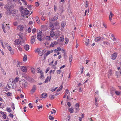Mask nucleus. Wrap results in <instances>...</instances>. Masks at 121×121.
Wrapping results in <instances>:
<instances>
[{
	"label": "nucleus",
	"mask_w": 121,
	"mask_h": 121,
	"mask_svg": "<svg viewBox=\"0 0 121 121\" xmlns=\"http://www.w3.org/2000/svg\"><path fill=\"white\" fill-rule=\"evenodd\" d=\"M16 0H7L8 2V5L7 6V8L6 9V13L7 14H9V15H10L12 13V9L13 8L14 5L13 4H12V3L14 1H16Z\"/></svg>",
	"instance_id": "nucleus-1"
},
{
	"label": "nucleus",
	"mask_w": 121,
	"mask_h": 121,
	"mask_svg": "<svg viewBox=\"0 0 121 121\" xmlns=\"http://www.w3.org/2000/svg\"><path fill=\"white\" fill-rule=\"evenodd\" d=\"M22 82V84L23 87H26L28 84V83L26 81L24 80H21L19 81V83L21 84L20 82H22Z\"/></svg>",
	"instance_id": "nucleus-2"
},
{
	"label": "nucleus",
	"mask_w": 121,
	"mask_h": 121,
	"mask_svg": "<svg viewBox=\"0 0 121 121\" xmlns=\"http://www.w3.org/2000/svg\"><path fill=\"white\" fill-rule=\"evenodd\" d=\"M20 11L21 12L22 15L23 17H25L26 12L25 9L23 8V7H21L20 8Z\"/></svg>",
	"instance_id": "nucleus-3"
},
{
	"label": "nucleus",
	"mask_w": 121,
	"mask_h": 121,
	"mask_svg": "<svg viewBox=\"0 0 121 121\" xmlns=\"http://www.w3.org/2000/svg\"><path fill=\"white\" fill-rule=\"evenodd\" d=\"M20 68L21 70L24 72L26 73L27 72V68L26 66H21Z\"/></svg>",
	"instance_id": "nucleus-4"
},
{
	"label": "nucleus",
	"mask_w": 121,
	"mask_h": 121,
	"mask_svg": "<svg viewBox=\"0 0 121 121\" xmlns=\"http://www.w3.org/2000/svg\"><path fill=\"white\" fill-rule=\"evenodd\" d=\"M117 54L116 53H113L111 56V58L113 60L115 59L117 56Z\"/></svg>",
	"instance_id": "nucleus-5"
},
{
	"label": "nucleus",
	"mask_w": 121,
	"mask_h": 121,
	"mask_svg": "<svg viewBox=\"0 0 121 121\" xmlns=\"http://www.w3.org/2000/svg\"><path fill=\"white\" fill-rule=\"evenodd\" d=\"M36 85H34L33 86L31 90V92L32 94H33L36 90Z\"/></svg>",
	"instance_id": "nucleus-6"
},
{
	"label": "nucleus",
	"mask_w": 121,
	"mask_h": 121,
	"mask_svg": "<svg viewBox=\"0 0 121 121\" xmlns=\"http://www.w3.org/2000/svg\"><path fill=\"white\" fill-rule=\"evenodd\" d=\"M108 76L109 78H110V77H112L113 75L112 74V71L111 69H110L109 71L108 72Z\"/></svg>",
	"instance_id": "nucleus-7"
},
{
	"label": "nucleus",
	"mask_w": 121,
	"mask_h": 121,
	"mask_svg": "<svg viewBox=\"0 0 121 121\" xmlns=\"http://www.w3.org/2000/svg\"><path fill=\"white\" fill-rule=\"evenodd\" d=\"M37 39L40 41H41L42 39V35H41L39 34V33L37 34Z\"/></svg>",
	"instance_id": "nucleus-8"
},
{
	"label": "nucleus",
	"mask_w": 121,
	"mask_h": 121,
	"mask_svg": "<svg viewBox=\"0 0 121 121\" xmlns=\"http://www.w3.org/2000/svg\"><path fill=\"white\" fill-rule=\"evenodd\" d=\"M13 9H12V13H12L13 16H16L17 15V12H18V11L17 10H15V9L13 10Z\"/></svg>",
	"instance_id": "nucleus-9"
},
{
	"label": "nucleus",
	"mask_w": 121,
	"mask_h": 121,
	"mask_svg": "<svg viewBox=\"0 0 121 121\" xmlns=\"http://www.w3.org/2000/svg\"><path fill=\"white\" fill-rule=\"evenodd\" d=\"M58 13H57L55 15V16H54L53 18L52 19V21L53 22L55 21L56 20H57L58 19Z\"/></svg>",
	"instance_id": "nucleus-10"
},
{
	"label": "nucleus",
	"mask_w": 121,
	"mask_h": 121,
	"mask_svg": "<svg viewBox=\"0 0 121 121\" xmlns=\"http://www.w3.org/2000/svg\"><path fill=\"white\" fill-rule=\"evenodd\" d=\"M21 42V41H19V40L18 39H17L16 40H15L14 41V43H15L14 44L15 45L16 44H20Z\"/></svg>",
	"instance_id": "nucleus-11"
},
{
	"label": "nucleus",
	"mask_w": 121,
	"mask_h": 121,
	"mask_svg": "<svg viewBox=\"0 0 121 121\" xmlns=\"http://www.w3.org/2000/svg\"><path fill=\"white\" fill-rule=\"evenodd\" d=\"M24 77L26 79L29 81H30L32 79V78L27 75L24 76Z\"/></svg>",
	"instance_id": "nucleus-12"
},
{
	"label": "nucleus",
	"mask_w": 121,
	"mask_h": 121,
	"mask_svg": "<svg viewBox=\"0 0 121 121\" xmlns=\"http://www.w3.org/2000/svg\"><path fill=\"white\" fill-rule=\"evenodd\" d=\"M75 106L76 108L75 109L77 111H78L79 110V104L78 103H77L75 105Z\"/></svg>",
	"instance_id": "nucleus-13"
},
{
	"label": "nucleus",
	"mask_w": 121,
	"mask_h": 121,
	"mask_svg": "<svg viewBox=\"0 0 121 121\" xmlns=\"http://www.w3.org/2000/svg\"><path fill=\"white\" fill-rule=\"evenodd\" d=\"M41 48H38L35 50V52H38L40 53V52H41Z\"/></svg>",
	"instance_id": "nucleus-14"
},
{
	"label": "nucleus",
	"mask_w": 121,
	"mask_h": 121,
	"mask_svg": "<svg viewBox=\"0 0 121 121\" xmlns=\"http://www.w3.org/2000/svg\"><path fill=\"white\" fill-rule=\"evenodd\" d=\"M29 46L28 44L25 45L24 46V49L25 50L28 51L29 49Z\"/></svg>",
	"instance_id": "nucleus-15"
},
{
	"label": "nucleus",
	"mask_w": 121,
	"mask_h": 121,
	"mask_svg": "<svg viewBox=\"0 0 121 121\" xmlns=\"http://www.w3.org/2000/svg\"><path fill=\"white\" fill-rule=\"evenodd\" d=\"M64 40V37L63 35H62L60 38V42H63Z\"/></svg>",
	"instance_id": "nucleus-16"
},
{
	"label": "nucleus",
	"mask_w": 121,
	"mask_h": 121,
	"mask_svg": "<svg viewBox=\"0 0 121 121\" xmlns=\"http://www.w3.org/2000/svg\"><path fill=\"white\" fill-rule=\"evenodd\" d=\"M51 53L50 51H48L47 52L46 54H45L44 55V58H46V56Z\"/></svg>",
	"instance_id": "nucleus-17"
},
{
	"label": "nucleus",
	"mask_w": 121,
	"mask_h": 121,
	"mask_svg": "<svg viewBox=\"0 0 121 121\" xmlns=\"http://www.w3.org/2000/svg\"><path fill=\"white\" fill-rule=\"evenodd\" d=\"M101 39V38H100V37H97L95 39V42H97L98 41H99Z\"/></svg>",
	"instance_id": "nucleus-18"
},
{
	"label": "nucleus",
	"mask_w": 121,
	"mask_h": 121,
	"mask_svg": "<svg viewBox=\"0 0 121 121\" xmlns=\"http://www.w3.org/2000/svg\"><path fill=\"white\" fill-rule=\"evenodd\" d=\"M18 29L19 30L21 31H22L23 30L22 26L20 25L19 26L17 27Z\"/></svg>",
	"instance_id": "nucleus-19"
},
{
	"label": "nucleus",
	"mask_w": 121,
	"mask_h": 121,
	"mask_svg": "<svg viewBox=\"0 0 121 121\" xmlns=\"http://www.w3.org/2000/svg\"><path fill=\"white\" fill-rule=\"evenodd\" d=\"M27 56L25 55L24 54V56L23 57V60L24 61H26L27 60Z\"/></svg>",
	"instance_id": "nucleus-20"
},
{
	"label": "nucleus",
	"mask_w": 121,
	"mask_h": 121,
	"mask_svg": "<svg viewBox=\"0 0 121 121\" xmlns=\"http://www.w3.org/2000/svg\"><path fill=\"white\" fill-rule=\"evenodd\" d=\"M42 97L43 98H45L47 96V95L46 93H44L42 94H41Z\"/></svg>",
	"instance_id": "nucleus-21"
},
{
	"label": "nucleus",
	"mask_w": 121,
	"mask_h": 121,
	"mask_svg": "<svg viewBox=\"0 0 121 121\" xmlns=\"http://www.w3.org/2000/svg\"><path fill=\"white\" fill-rule=\"evenodd\" d=\"M49 25L50 27H52V28H54V25L53 22H50Z\"/></svg>",
	"instance_id": "nucleus-22"
},
{
	"label": "nucleus",
	"mask_w": 121,
	"mask_h": 121,
	"mask_svg": "<svg viewBox=\"0 0 121 121\" xmlns=\"http://www.w3.org/2000/svg\"><path fill=\"white\" fill-rule=\"evenodd\" d=\"M54 33V32L53 31H52V32L50 33V36L52 37H54V36L55 35Z\"/></svg>",
	"instance_id": "nucleus-23"
},
{
	"label": "nucleus",
	"mask_w": 121,
	"mask_h": 121,
	"mask_svg": "<svg viewBox=\"0 0 121 121\" xmlns=\"http://www.w3.org/2000/svg\"><path fill=\"white\" fill-rule=\"evenodd\" d=\"M46 50H44L42 51V52L41 51V52L40 53L41 54V55H40V56H42L46 52Z\"/></svg>",
	"instance_id": "nucleus-24"
},
{
	"label": "nucleus",
	"mask_w": 121,
	"mask_h": 121,
	"mask_svg": "<svg viewBox=\"0 0 121 121\" xmlns=\"http://www.w3.org/2000/svg\"><path fill=\"white\" fill-rule=\"evenodd\" d=\"M69 112L71 113H73V109L72 108H69Z\"/></svg>",
	"instance_id": "nucleus-25"
},
{
	"label": "nucleus",
	"mask_w": 121,
	"mask_h": 121,
	"mask_svg": "<svg viewBox=\"0 0 121 121\" xmlns=\"http://www.w3.org/2000/svg\"><path fill=\"white\" fill-rule=\"evenodd\" d=\"M89 39H87L86 41L85 44L86 46H87L88 45L89 43Z\"/></svg>",
	"instance_id": "nucleus-26"
},
{
	"label": "nucleus",
	"mask_w": 121,
	"mask_h": 121,
	"mask_svg": "<svg viewBox=\"0 0 121 121\" xmlns=\"http://www.w3.org/2000/svg\"><path fill=\"white\" fill-rule=\"evenodd\" d=\"M115 93L117 95H119L121 94V92L117 91H116Z\"/></svg>",
	"instance_id": "nucleus-27"
},
{
	"label": "nucleus",
	"mask_w": 121,
	"mask_h": 121,
	"mask_svg": "<svg viewBox=\"0 0 121 121\" xmlns=\"http://www.w3.org/2000/svg\"><path fill=\"white\" fill-rule=\"evenodd\" d=\"M56 44L55 42H53L52 43H51L50 46V47H54V46L56 45Z\"/></svg>",
	"instance_id": "nucleus-28"
},
{
	"label": "nucleus",
	"mask_w": 121,
	"mask_h": 121,
	"mask_svg": "<svg viewBox=\"0 0 121 121\" xmlns=\"http://www.w3.org/2000/svg\"><path fill=\"white\" fill-rule=\"evenodd\" d=\"M66 25L65 22L64 21H63L61 23V26L63 27V28L65 27Z\"/></svg>",
	"instance_id": "nucleus-29"
},
{
	"label": "nucleus",
	"mask_w": 121,
	"mask_h": 121,
	"mask_svg": "<svg viewBox=\"0 0 121 121\" xmlns=\"http://www.w3.org/2000/svg\"><path fill=\"white\" fill-rule=\"evenodd\" d=\"M48 117L49 119L51 120L52 121H53L54 119V118L53 117H52L51 116L49 115V117Z\"/></svg>",
	"instance_id": "nucleus-30"
},
{
	"label": "nucleus",
	"mask_w": 121,
	"mask_h": 121,
	"mask_svg": "<svg viewBox=\"0 0 121 121\" xmlns=\"http://www.w3.org/2000/svg\"><path fill=\"white\" fill-rule=\"evenodd\" d=\"M63 88V86L62 85H61L59 87V88L57 90V91H60Z\"/></svg>",
	"instance_id": "nucleus-31"
},
{
	"label": "nucleus",
	"mask_w": 121,
	"mask_h": 121,
	"mask_svg": "<svg viewBox=\"0 0 121 121\" xmlns=\"http://www.w3.org/2000/svg\"><path fill=\"white\" fill-rule=\"evenodd\" d=\"M19 77H17L16 78L15 80V82H17L18 81H19Z\"/></svg>",
	"instance_id": "nucleus-32"
},
{
	"label": "nucleus",
	"mask_w": 121,
	"mask_h": 121,
	"mask_svg": "<svg viewBox=\"0 0 121 121\" xmlns=\"http://www.w3.org/2000/svg\"><path fill=\"white\" fill-rule=\"evenodd\" d=\"M72 55H70L69 56V60L70 63H71V61H72Z\"/></svg>",
	"instance_id": "nucleus-33"
},
{
	"label": "nucleus",
	"mask_w": 121,
	"mask_h": 121,
	"mask_svg": "<svg viewBox=\"0 0 121 121\" xmlns=\"http://www.w3.org/2000/svg\"><path fill=\"white\" fill-rule=\"evenodd\" d=\"M36 19L37 22L39 23V17H36Z\"/></svg>",
	"instance_id": "nucleus-34"
},
{
	"label": "nucleus",
	"mask_w": 121,
	"mask_h": 121,
	"mask_svg": "<svg viewBox=\"0 0 121 121\" xmlns=\"http://www.w3.org/2000/svg\"><path fill=\"white\" fill-rule=\"evenodd\" d=\"M36 38V35H34L31 37V39H33L35 40V39Z\"/></svg>",
	"instance_id": "nucleus-35"
},
{
	"label": "nucleus",
	"mask_w": 121,
	"mask_h": 121,
	"mask_svg": "<svg viewBox=\"0 0 121 121\" xmlns=\"http://www.w3.org/2000/svg\"><path fill=\"white\" fill-rule=\"evenodd\" d=\"M65 40L66 41V42L65 43L67 44L68 43L69 41V39L66 38H65Z\"/></svg>",
	"instance_id": "nucleus-36"
},
{
	"label": "nucleus",
	"mask_w": 121,
	"mask_h": 121,
	"mask_svg": "<svg viewBox=\"0 0 121 121\" xmlns=\"http://www.w3.org/2000/svg\"><path fill=\"white\" fill-rule=\"evenodd\" d=\"M5 94L9 96H10L11 95H11L12 94V93H11L10 92H9L7 93L5 92Z\"/></svg>",
	"instance_id": "nucleus-37"
},
{
	"label": "nucleus",
	"mask_w": 121,
	"mask_h": 121,
	"mask_svg": "<svg viewBox=\"0 0 121 121\" xmlns=\"http://www.w3.org/2000/svg\"><path fill=\"white\" fill-rule=\"evenodd\" d=\"M51 78V76L50 77L48 76L47 78H46V80H47V81H48V79H49V81H50V80Z\"/></svg>",
	"instance_id": "nucleus-38"
},
{
	"label": "nucleus",
	"mask_w": 121,
	"mask_h": 121,
	"mask_svg": "<svg viewBox=\"0 0 121 121\" xmlns=\"http://www.w3.org/2000/svg\"><path fill=\"white\" fill-rule=\"evenodd\" d=\"M31 72L33 73H35V69L34 68H31Z\"/></svg>",
	"instance_id": "nucleus-39"
},
{
	"label": "nucleus",
	"mask_w": 121,
	"mask_h": 121,
	"mask_svg": "<svg viewBox=\"0 0 121 121\" xmlns=\"http://www.w3.org/2000/svg\"><path fill=\"white\" fill-rule=\"evenodd\" d=\"M36 30V29L35 28H33L32 30V32L33 34H34Z\"/></svg>",
	"instance_id": "nucleus-40"
},
{
	"label": "nucleus",
	"mask_w": 121,
	"mask_h": 121,
	"mask_svg": "<svg viewBox=\"0 0 121 121\" xmlns=\"http://www.w3.org/2000/svg\"><path fill=\"white\" fill-rule=\"evenodd\" d=\"M54 25L55 26H57L59 24V23L57 22L56 21V22L55 23H53Z\"/></svg>",
	"instance_id": "nucleus-41"
},
{
	"label": "nucleus",
	"mask_w": 121,
	"mask_h": 121,
	"mask_svg": "<svg viewBox=\"0 0 121 121\" xmlns=\"http://www.w3.org/2000/svg\"><path fill=\"white\" fill-rule=\"evenodd\" d=\"M4 43L5 44V46L6 47L8 48V47L9 46V45L8 44V43H6V42H4Z\"/></svg>",
	"instance_id": "nucleus-42"
},
{
	"label": "nucleus",
	"mask_w": 121,
	"mask_h": 121,
	"mask_svg": "<svg viewBox=\"0 0 121 121\" xmlns=\"http://www.w3.org/2000/svg\"><path fill=\"white\" fill-rule=\"evenodd\" d=\"M35 41V40L33 39H31V43H33Z\"/></svg>",
	"instance_id": "nucleus-43"
},
{
	"label": "nucleus",
	"mask_w": 121,
	"mask_h": 121,
	"mask_svg": "<svg viewBox=\"0 0 121 121\" xmlns=\"http://www.w3.org/2000/svg\"><path fill=\"white\" fill-rule=\"evenodd\" d=\"M69 92V91L67 89H66L65 91V94L66 95L68 94Z\"/></svg>",
	"instance_id": "nucleus-44"
},
{
	"label": "nucleus",
	"mask_w": 121,
	"mask_h": 121,
	"mask_svg": "<svg viewBox=\"0 0 121 121\" xmlns=\"http://www.w3.org/2000/svg\"><path fill=\"white\" fill-rule=\"evenodd\" d=\"M46 40H50V36H47L46 38Z\"/></svg>",
	"instance_id": "nucleus-45"
},
{
	"label": "nucleus",
	"mask_w": 121,
	"mask_h": 121,
	"mask_svg": "<svg viewBox=\"0 0 121 121\" xmlns=\"http://www.w3.org/2000/svg\"><path fill=\"white\" fill-rule=\"evenodd\" d=\"M7 111H8L9 112H11V110L10 108H6Z\"/></svg>",
	"instance_id": "nucleus-46"
},
{
	"label": "nucleus",
	"mask_w": 121,
	"mask_h": 121,
	"mask_svg": "<svg viewBox=\"0 0 121 121\" xmlns=\"http://www.w3.org/2000/svg\"><path fill=\"white\" fill-rule=\"evenodd\" d=\"M2 28L3 30V31H4V33H6V31L5 30L4 27L3 26H2Z\"/></svg>",
	"instance_id": "nucleus-47"
},
{
	"label": "nucleus",
	"mask_w": 121,
	"mask_h": 121,
	"mask_svg": "<svg viewBox=\"0 0 121 121\" xmlns=\"http://www.w3.org/2000/svg\"><path fill=\"white\" fill-rule=\"evenodd\" d=\"M35 4L36 7H38L39 5V3L37 2H35Z\"/></svg>",
	"instance_id": "nucleus-48"
},
{
	"label": "nucleus",
	"mask_w": 121,
	"mask_h": 121,
	"mask_svg": "<svg viewBox=\"0 0 121 121\" xmlns=\"http://www.w3.org/2000/svg\"><path fill=\"white\" fill-rule=\"evenodd\" d=\"M31 28L29 27L28 29V33H30L31 32Z\"/></svg>",
	"instance_id": "nucleus-49"
},
{
	"label": "nucleus",
	"mask_w": 121,
	"mask_h": 121,
	"mask_svg": "<svg viewBox=\"0 0 121 121\" xmlns=\"http://www.w3.org/2000/svg\"><path fill=\"white\" fill-rule=\"evenodd\" d=\"M54 95H52L50 98V99L52 100L53 99L55 98Z\"/></svg>",
	"instance_id": "nucleus-50"
},
{
	"label": "nucleus",
	"mask_w": 121,
	"mask_h": 121,
	"mask_svg": "<svg viewBox=\"0 0 121 121\" xmlns=\"http://www.w3.org/2000/svg\"><path fill=\"white\" fill-rule=\"evenodd\" d=\"M12 104L11 105V107L13 109V110L15 109V107L14 106V105L13 103H12Z\"/></svg>",
	"instance_id": "nucleus-51"
},
{
	"label": "nucleus",
	"mask_w": 121,
	"mask_h": 121,
	"mask_svg": "<svg viewBox=\"0 0 121 121\" xmlns=\"http://www.w3.org/2000/svg\"><path fill=\"white\" fill-rule=\"evenodd\" d=\"M67 105L69 107H70L71 105V104L70 102H68L67 103Z\"/></svg>",
	"instance_id": "nucleus-52"
},
{
	"label": "nucleus",
	"mask_w": 121,
	"mask_h": 121,
	"mask_svg": "<svg viewBox=\"0 0 121 121\" xmlns=\"http://www.w3.org/2000/svg\"><path fill=\"white\" fill-rule=\"evenodd\" d=\"M32 105V104L31 103H30L28 105L30 108H32L33 107V106H31V105Z\"/></svg>",
	"instance_id": "nucleus-53"
},
{
	"label": "nucleus",
	"mask_w": 121,
	"mask_h": 121,
	"mask_svg": "<svg viewBox=\"0 0 121 121\" xmlns=\"http://www.w3.org/2000/svg\"><path fill=\"white\" fill-rule=\"evenodd\" d=\"M8 48L9 49V51L10 52L11 51V49L12 48L11 47H10V46H9V47H8Z\"/></svg>",
	"instance_id": "nucleus-54"
},
{
	"label": "nucleus",
	"mask_w": 121,
	"mask_h": 121,
	"mask_svg": "<svg viewBox=\"0 0 121 121\" xmlns=\"http://www.w3.org/2000/svg\"><path fill=\"white\" fill-rule=\"evenodd\" d=\"M9 116L12 118H13V114L11 113H10L9 114Z\"/></svg>",
	"instance_id": "nucleus-55"
},
{
	"label": "nucleus",
	"mask_w": 121,
	"mask_h": 121,
	"mask_svg": "<svg viewBox=\"0 0 121 121\" xmlns=\"http://www.w3.org/2000/svg\"><path fill=\"white\" fill-rule=\"evenodd\" d=\"M50 90L51 91L53 92L55 91V90H54V89H53V88H51L50 89Z\"/></svg>",
	"instance_id": "nucleus-56"
},
{
	"label": "nucleus",
	"mask_w": 121,
	"mask_h": 121,
	"mask_svg": "<svg viewBox=\"0 0 121 121\" xmlns=\"http://www.w3.org/2000/svg\"><path fill=\"white\" fill-rule=\"evenodd\" d=\"M13 24L15 26H17L18 25V23L17 22H15Z\"/></svg>",
	"instance_id": "nucleus-57"
},
{
	"label": "nucleus",
	"mask_w": 121,
	"mask_h": 121,
	"mask_svg": "<svg viewBox=\"0 0 121 121\" xmlns=\"http://www.w3.org/2000/svg\"><path fill=\"white\" fill-rule=\"evenodd\" d=\"M18 48L20 51H22V49L21 47H20L18 46Z\"/></svg>",
	"instance_id": "nucleus-58"
},
{
	"label": "nucleus",
	"mask_w": 121,
	"mask_h": 121,
	"mask_svg": "<svg viewBox=\"0 0 121 121\" xmlns=\"http://www.w3.org/2000/svg\"><path fill=\"white\" fill-rule=\"evenodd\" d=\"M6 116L5 114H4L3 116V117L4 119H5L6 118Z\"/></svg>",
	"instance_id": "nucleus-59"
},
{
	"label": "nucleus",
	"mask_w": 121,
	"mask_h": 121,
	"mask_svg": "<svg viewBox=\"0 0 121 121\" xmlns=\"http://www.w3.org/2000/svg\"><path fill=\"white\" fill-rule=\"evenodd\" d=\"M49 69L48 68L45 71V73H47L49 71Z\"/></svg>",
	"instance_id": "nucleus-60"
},
{
	"label": "nucleus",
	"mask_w": 121,
	"mask_h": 121,
	"mask_svg": "<svg viewBox=\"0 0 121 121\" xmlns=\"http://www.w3.org/2000/svg\"><path fill=\"white\" fill-rule=\"evenodd\" d=\"M38 108L39 109H40V108H42L43 106H37Z\"/></svg>",
	"instance_id": "nucleus-61"
},
{
	"label": "nucleus",
	"mask_w": 121,
	"mask_h": 121,
	"mask_svg": "<svg viewBox=\"0 0 121 121\" xmlns=\"http://www.w3.org/2000/svg\"><path fill=\"white\" fill-rule=\"evenodd\" d=\"M57 51H60L61 50V48H57Z\"/></svg>",
	"instance_id": "nucleus-62"
},
{
	"label": "nucleus",
	"mask_w": 121,
	"mask_h": 121,
	"mask_svg": "<svg viewBox=\"0 0 121 121\" xmlns=\"http://www.w3.org/2000/svg\"><path fill=\"white\" fill-rule=\"evenodd\" d=\"M41 19L42 20H43V21H44L45 20V18L44 17L42 16V17Z\"/></svg>",
	"instance_id": "nucleus-63"
},
{
	"label": "nucleus",
	"mask_w": 121,
	"mask_h": 121,
	"mask_svg": "<svg viewBox=\"0 0 121 121\" xmlns=\"http://www.w3.org/2000/svg\"><path fill=\"white\" fill-rule=\"evenodd\" d=\"M110 15L111 16V17H112V16H114V14L112 13V12H110Z\"/></svg>",
	"instance_id": "nucleus-64"
}]
</instances>
